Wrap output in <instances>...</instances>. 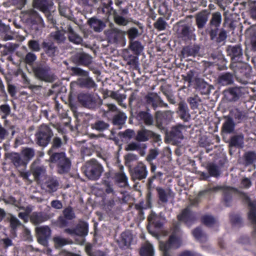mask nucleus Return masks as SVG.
I'll list each match as a JSON object with an SVG mask.
<instances>
[{
    "instance_id": "51",
    "label": "nucleus",
    "mask_w": 256,
    "mask_h": 256,
    "mask_svg": "<svg viewBox=\"0 0 256 256\" xmlns=\"http://www.w3.org/2000/svg\"><path fill=\"white\" fill-rule=\"evenodd\" d=\"M138 117L140 120L144 121L145 124L147 126L152 125L154 120L152 115L146 112L141 111L138 114Z\"/></svg>"
},
{
    "instance_id": "16",
    "label": "nucleus",
    "mask_w": 256,
    "mask_h": 256,
    "mask_svg": "<svg viewBox=\"0 0 256 256\" xmlns=\"http://www.w3.org/2000/svg\"><path fill=\"white\" fill-rule=\"evenodd\" d=\"M234 71L238 78L240 80L249 78L251 76V67L242 62L234 64V66H230Z\"/></svg>"
},
{
    "instance_id": "57",
    "label": "nucleus",
    "mask_w": 256,
    "mask_h": 256,
    "mask_svg": "<svg viewBox=\"0 0 256 256\" xmlns=\"http://www.w3.org/2000/svg\"><path fill=\"white\" fill-rule=\"evenodd\" d=\"M187 101L189 103L192 110L198 108L200 103L202 102L200 98L197 95L188 98Z\"/></svg>"
},
{
    "instance_id": "32",
    "label": "nucleus",
    "mask_w": 256,
    "mask_h": 256,
    "mask_svg": "<svg viewBox=\"0 0 256 256\" xmlns=\"http://www.w3.org/2000/svg\"><path fill=\"white\" fill-rule=\"evenodd\" d=\"M33 6L43 12L45 14H50V2L49 0H34Z\"/></svg>"
},
{
    "instance_id": "40",
    "label": "nucleus",
    "mask_w": 256,
    "mask_h": 256,
    "mask_svg": "<svg viewBox=\"0 0 256 256\" xmlns=\"http://www.w3.org/2000/svg\"><path fill=\"white\" fill-rule=\"evenodd\" d=\"M92 129L98 132H103L108 129L110 124L102 120H96L90 124Z\"/></svg>"
},
{
    "instance_id": "23",
    "label": "nucleus",
    "mask_w": 256,
    "mask_h": 256,
    "mask_svg": "<svg viewBox=\"0 0 256 256\" xmlns=\"http://www.w3.org/2000/svg\"><path fill=\"white\" fill-rule=\"evenodd\" d=\"M158 200L162 204H166L170 198H173L174 194L170 188H164L161 186L156 188Z\"/></svg>"
},
{
    "instance_id": "17",
    "label": "nucleus",
    "mask_w": 256,
    "mask_h": 256,
    "mask_svg": "<svg viewBox=\"0 0 256 256\" xmlns=\"http://www.w3.org/2000/svg\"><path fill=\"white\" fill-rule=\"evenodd\" d=\"M244 88L242 86L230 87L224 92L225 96L230 102L238 101L244 94Z\"/></svg>"
},
{
    "instance_id": "48",
    "label": "nucleus",
    "mask_w": 256,
    "mask_h": 256,
    "mask_svg": "<svg viewBox=\"0 0 256 256\" xmlns=\"http://www.w3.org/2000/svg\"><path fill=\"white\" fill-rule=\"evenodd\" d=\"M126 119V116L124 114L120 112L113 116L112 122L114 126H118V128H122V126L125 123Z\"/></svg>"
},
{
    "instance_id": "26",
    "label": "nucleus",
    "mask_w": 256,
    "mask_h": 256,
    "mask_svg": "<svg viewBox=\"0 0 256 256\" xmlns=\"http://www.w3.org/2000/svg\"><path fill=\"white\" fill-rule=\"evenodd\" d=\"M126 32L116 28H113L108 31V36L114 43L122 42Z\"/></svg>"
},
{
    "instance_id": "3",
    "label": "nucleus",
    "mask_w": 256,
    "mask_h": 256,
    "mask_svg": "<svg viewBox=\"0 0 256 256\" xmlns=\"http://www.w3.org/2000/svg\"><path fill=\"white\" fill-rule=\"evenodd\" d=\"M71 71L73 75L80 76L77 80V84L82 88L88 90L95 89L97 84L93 78L89 76V72L78 67H72Z\"/></svg>"
},
{
    "instance_id": "33",
    "label": "nucleus",
    "mask_w": 256,
    "mask_h": 256,
    "mask_svg": "<svg viewBox=\"0 0 256 256\" xmlns=\"http://www.w3.org/2000/svg\"><path fill=\"white\" fill-rule=\"evenodd\" d=\"M226 120L222 124L221 132L222 134H230L234 132L236 123L230 116L225 117Z\"/></svg>"
},
{
    "instance_id": "50",
    "label": "nucleus",
    "mask_w": 256,
    "mask_h": 256,
    "mask_svg": "<svg viewBox=\"0 0 256 256\" xmlns=\"http://www.w3.org/2000/svg\"><path fill=\"white\" fill-rule=\"evenodd\" d=\"M62 145V142L61 138L58 136L54 137L52 142V146L48 152V154L50 156V155L55 153L54 151L60 148Z\"/></svg>"
},
{
    "instance_id": "47",
    "label": "nucleus",
    "mask_w": 256,
    "mask_h": 256,
    "mask_svg": "<svg viewBox=\"0 0 256 256\" xmlns=\"http://www.w3.org/2000/svg\"><path fill=\"white\" fill-rule=\"evenodd\" d=\"M116 202L118 204L120 203V201L116 200L115 202L113 199H112L106 202L105 208L106 211L108 214H113L116 212L120 209V208L119 206H116Z\"/></svg>"
},
{
    "instance_id": "12",
    "label": "nucleus",
    "mask_w": 256,
    "mask_h": 256,
    "mask_svg": "<svg viewBox=\"0 0 256 256\" xmlns=\"http://www.w3.org/2000/svg\"><path fill=\"white\" fill-rule=\"evenodd\" d=\"M43 52L40 54L42 56L45 54L48 57L54 58L59 53V49L55 42L51 39H45L41 43Z\"/></svg>"
},
{
    "instance_id": "63",
    "label": "nucleus",
    "mask_w": 256,
    "mask_h": 256,
    "mask_svg": "<svg viewBox=\"0 0 256 256\" xmlns=\"http://www.w3.org/2000/svg\"><path fill=\"white\" fill-rule=\"evenodd\" d=\"M62 214L68 220H72L75 218L74 213L70 206L65 208L63 210Z\"/></svg>"
},
{
    "instance_id": "1",
    "label": "nucleus",
    "mask_w": 256,
    "mask_h": 256,
    "mask_svg": "<svg viewBox=\"0 0 256 256\" xmlns=\"http://www.w3.org/2000/svg\"><path fill=\"white\" fill-rule=\"evenodd\" d=\"M222 192L223 202L224 205L226 207L232 206L234 194H238L242 195L244 200L248 203V206L250 207V210L248 214V218L254 224L252 236L256 240V202L251 201L250 197L246 194L240 192L236 188L224 186Z\"/></svg>"
},
{
    "instance_id": "29",
    "label": "nucleus",
    "mask_w": 256,
    "mask_h": 256,
    "mask_svg": "<svg viewBox=\"0 0 256 256\" xmlns=\"http://www.w3.org/2000/svg\"><path fill=\"white\" fill-rule=\"evenodd\" d=\"M200 46L198 44H194L184 46L182 50V54L184 57H195L198 55Z\"/></svg>"
},
{
    "instance_id": "64",
    "label": "nucleus",
    "mask_w": 256,
    "mask_h": 256,
    "mask_svg": "<svg viewBox=\"0 0 256 256\" xmlns=\"http://www.w3.org/2000/svg\"><path fill=\"white\" fill-rule=\"evenodd\" d=\"M250 42L252 50L256 51V29L255 28L251 30Z\"/></svg>"
},
{
    "instance_id": "58",
    "label": "nucleus",
    "mask_w": 256,
    "mask_h": 256,
    "mask_svg": "<svg viewBox=\"0 0 256 256\" xmlns=\"http://www.w3.org/2000/svg\"><path fill=\"white\" fill-rule=\"evenodd\" d=\"M116 182L122 187H125L128 185V178L124 173H118L116 174Z\"/></svg>"
},
{
    "instance_id": "15",
    "label": "nucleus",
    "mask_w": 256,
    "mask_h": 256,
    "mask_svg": "<svg viewBox=\"0 0 256 256\" xmlns=\"http://www.w3.org/2000/svg\"><path fill=\"white\" fill-rule=\"evenodd\" d=\"M112 2L111 0H108L107 4H104L102 8V12L106 14L108 16L112 14H114V22L116 24L120 26H126L128 24V20L123 16L117 14L116 10H114L112 6Z\"/></svg>"
},
{
    "instance_id": "9",
    "label": "nucleus",
    "mask_w": 256,
    "mask_h": 256,
    "mask_svg": "<svg viewBox=\"0 0 256 256\" xmlns=\"http://www.w3.org/2000/svg\"><path fill=\"white\" fill-rule=\"evenodd\" d=\"M221 22V14L218 12L212 13L208 27L206 30V33L210 36L211 40H214L216 38L218 34Z\"/></svg>"
},
{
    "instance_id": "53",
    "label": "nucleus",
    "mask_w": 256,
    "mask_h": 256,
    "mask_svg": "<svg viewBox=\"0 0 256 256\" xmlns=\"http://www.w3.org/2000/svg\"><path fill=\"white\" fill-rule=\"evenodd\" d=\"M85 251L88 256H107L106 254L100 250H92V246L90 244H86Z\"/></svg>"
},
{
    "instance_id": "14",
    "label": "nucleus",
    "mask_w": 256,
    "mask_h": 256,
    "mask_svg": "<svg viewBox=\"0 0 256 256\" xmlns=\"http://www.w3.org/2000/svg\"><path fill=\"white\" fill-rule=\"evenodd\" d=\"M134 139L138 142H145L150 140L158 142L161 140L160 135L146 128L138 130Z\"/></svg>"
},
{
    "instance_id": "54",
    "label": "nucleus",
    "mask_w": 256,
    "mask_h": 256,
    "mask_svg": "<svg viewBox=\"0 0 256 256\" xmlns=\"http://www.w3.org/2000/svg\"><path fill=\"white\" fill-rule=\"evenodd\" d=\"M125 32L126 34L128 36V42L134 40L136 38L138 37L141 34L139 32L138 29L135 27H132Z\"/></svg>"
},
{
    "instance_id": "10",
    "label": "nucleus",
    "mask_w": 256,
    "mask_h": 256,
    "mask_svg": "<svg viewBox=\"0 0 256 256\" xmlns=\"http://www.w3.org/2000/svg\"><path fill=\"white\" fill-rule=\"evenodd\" d=\"M226 52L227 56L230 58V66H234L235 64L242 62L243 50L240 44L228 46Z\"/></svg>"
},
{
    "instance_id": "30",
    "label": "nucleus",
    "mask_w": 256,
    "mask_h": 256,
    "mask_svg": "<svg viewBox=\"0 0 256 256\" xmlns=\"http://www.w3.org/2000/svg\"><path fill=\"white\" fill-rule=\"evenodd\" d=\"M228 142L230 148H242L244 144V136L242 134L233 135L230 136Z\"/></svg>"
},
{
    "instance_id": "28",
    "label": "nucleus",
    "mask_w": 256,
    "mask_h": 256,
    "mask_svg": "<svg viewBox=\"0 0 256 256\" xmlns=\"http://www.w3.org/2000/svg\"><path fill=\"white\" fill-rule=\"evenodd\" d=\"M230 114L231 118H232L233 120H234L237 124L242 123L246 120L248 117L247 112L238 108L230 110Z\"/></svg>"
},
{
    "instance_id": "59",
    "label": "nucleus",
    "mask_w": 256,
    "mask_h": 256,
    "mask_svg": "<svg viewBox=\"0 0 256 256\" xmlns=\"http://www.w3.org/2000/svg\"><path fill=\"white\" fill-rule=\"evenodd\" d=\"M138 158L136 154H128L124 156L125 166L128 168V170L132 167V162L136 161Z\"/></svg>"
},
{
    "instance_id": "43",
    "label": "nucleus",
    "mask_w": 256,
    "mask_h": 256,
    "mask_svg": "<svg viewBox=\"0 0 256 256\" xmlns=\"http://www.w3.org/2000/svg\"><path fill=\"white\" fill-rule=\"evenodd\" d=\"M75 228L76 236H86L88 232V224L87 222L83 221L78 224Z\"/></svg>"
},
{
    "instance_id": "56",
    "label": "nucleus",
    "mask_w": 256,
    "mask_h": 256,
    "mask_svg": "<svg viewBox=\"0 0 256 256\" xmlns=\"http://www.w3.org/2000/svg\"><path fill=\"white\" fill-rule=\"evenodd\" d=\"M28 46L32 52H39L41 50V44L36 40H30L28 42Z\"/></svg>"
},
{
    "instance_id": "46",
    "label": "nucleus",
    "mask_w": 256,
    "mask_h": 256,
    "mask_svg": "<svg viewBox=\"0 0 256 256\" xmlns=\"http://www.w3.org/2000/svg\"><path fill=\"white\" fill-rule=\"evenodd\" d=\"M67 31L68 32V37L70 42L76 44H80L82 42V38L74 30L72 27L69 26L68 27Z\"/></svg>"
},
{
    "instance_id": "11",
    "label": "nucleus",
    "mask_w": 256,
    "mask_h": 256,
    "mask_svg": "<svg viewBox=\"0 0 256 256\" xmlns=\"http://www.w3.org/2000/svg\"><path fill=\"white\" fill-rule=\"evenodd\" d=\"M128 170L133 182L145 179L148 174L146 166L142 162H138L136 165L130 168Z\"/></svg>"
},
{
    "instance_id": "38",
    "label": "nucleus",
    "mask_w": 256,
    "mask_h": 256,
    "mask_svg": "<svg viewBox=\"0 0 256 256\" xmlns=\"http://www.w3.org/2000/svg\"><path fill=\"white\" fill-rule=\"evenodd\" d=\"M144 99L146 105L156 110L158 108V96L155 92H150L146 94Z\"/></svg>"
},
{
    "instance_id": "22",
    "label": "nucleus",
    "mask_w": 256,
    "mask_h": 256,
    "mask_svg": "<svg viewBox=\"0 0 256 256\" xmlns=\"http://www.w3.org/2000/svg\"><path fill=\"white\" fill-rule=\"evenodd\" d=\"M5 157L9 160L16 168L17 169L22 168H25L27 164V162L22 158L21 156L16 152L6 153Z\"/></svg>"
},
{
    "instance_id": "44",
    "label": "nucleus",
    "mask_w": 256,
    "mask_h": 256,
    "mask_svg": "<svg viewBox=\"0 0 256 256\" xmlns=\"http://www.w3.org/2000/svg\"><path fill=\"white\" fill-rule=\"evenodd\" d=\"M128 43V48L134 54L138 56L142 52L144 46L140 41L134 40Z\"/></svg>"
},
{
    "instance_id": "49",
    "label": "nucleus",
    "mask_w": 256,
    "mask_h": 256,
    "mask_svg": "<svg viewBox=\"0 0 256 256\" xmlns=\"http://www.w3.org/2000/svg\"><path fill=\"white\" fill-rule=\"evenodd\" d=\"M244 160L246 166H250L256 162V152L254 151H248L244 156Z\"/></svg>"
},
{
    "instance_id": "24",
    "label": "nucleus",
    "mask_w": 256,
    "mask_h": 256,
    "mask_svg": "<svg viewBox=\"0 0 256 256\" xmlns=\"http://www.w3.org/2000/svg\"><path fill=\"white\" fill-rule=\"evenodd\" d=\"M166 138L173 144L180 142L184 138L181 128L180 126L172 127L170 132L167 133Z\"/></svg>"
},
{
    "instance_id": "2",
    "label": "nucleus",
    "mask_w": 256,
    "mask_h": 256,
    "mask_svg": "<svg viewBox=\"0 0 256 256\" xmlns=\"http://www.w3.org/2000/svg\"><path fill=\"white\" fill-rule=\"evenodd\" d=\"M32 70L35 78L40 81L51 82L54 80L51 68L46 61L36 62L32 66Z\"/></svg>"
},
{
    "instance_id": "45",
    "label": "nucleus",
    "mask_w": 256,
    "mask_h": 256,
    "mask_svg": "<svg viewBox=\"0 0 256 256\" xmlns=\"http://www.w3.org/2000/svg\"><path fill=\"white\" fill-rule=\"evenodd\" d=\"M148 220L150 224L153 225L156 228H161L163 226V222L153 212H152L148 216Z\"/></svg>"
},
{
    "instance_id": "42",
    "label": "nucleus",
    "mask_w": 256,
    "mask_h": 256,
    "mask_svg": "<svg viewBox=\"0 0 256 256\" xmlns=\"http://www.w3.org/2000/svg\"><path fill=\"white\" fill-rule=\"evenodd\" d=\"M206 169L211 177L218 178L221 174L220 167L214 162L208 163Z\"/></svg>"
},
{
    "instance_id": "61",
    "label": "nucleus",
    "mask_w": 256,
    "mask_h": 256,
    "mask_svg": "<svg viewBox=\"0 0 256 256\" xmlns=\"http://www.w3.org/2000/svg\"><path fill=\"white\" fill-rule=\"evenodd\" d=\"M202 222L206 226H212L216 222L214 216L210 215H204L202 217Z\"/></svg>"
},
{
    "instance_id": "36",
    "label": "nucleus",
    "mask_w": 256,
    "mask_h": 256,
    "mask_svg": "<svg viewBox=\"0 0 256 256\" xmlns=\"http://www.w3.org/2000/svg\"><path fill=\"white\" fill-rule=\"evenodd\" d=\"M178 115L180 118L184 122H188L190 118L189 109L187 104L184 102H180L178 106Z\"/></svg>"
},
{
    "instance_id": "52",
    "label": "nucleus",
    "mask_w": 256,
    "mask_h": 256,
    "mask_svg": "<svg viewBox=\"0 0 256 256\" xmlns=\"http://www.w3.org/2000/svg\"><path fill=\"white\" fill-rule=\"evenodd\" d=\"M140 256H154V250L152 246L148 244L142 246L140 250Z\"/></svg>"
},
{
    "instance_id": "20",
    "label": "nucleus",
    "mask_w": 256,
    "mask_h": 256,
    "mask_svg": "<svg viewBox=\"0 0 256 256\" xmlns=\"http://www.w3.org/2000/svg\"><path fill=\"white\" fill-rule=\"evenodd\" d=\"M38 242L39 244L46 246L50 236L51 230L48 226H43L37 228L36 230Z\"/></svg>"
},
{
    "instance_id": "31",
    "label": "nucleus",
    "mask_w": 256,
    "mask_h": 256,
    "mask_svg": "<svg viewBox=\"0 0 256 256\" xmlns=\"http://www.w3.org/2000/svg\"><path fill=\"white\" fill-rule=\"evenodd\" d=\"M50 218L48 214L43 212H33L30 216V222L35 225L39 224Z\"/></svg>"
},
{
    "instance_id": "62",
    "label": "nucleus",
    "mask_w": 256,
    "mask_h": 256,
    "mask_svg": "<svg viewBox=\"0 0 256 256\" xmlns=\"http://www.w3.org/2000/svg\"><path fill=\"white\" fill-rule=\"evenodd\" d=\"M166 22L164 20L163 18L160 17L158 18L157 20L154 24V26L155 28L159 31L164 30L166 28Z\"/></svg>"
},
{
    "instance_id": "21",
    "label": "nucleus",
    "mask_w": 256,
    "mask_h": 256,
    "mask_svg": "<svg viewBox=\"0 0 256 256\" xmlns=\"http://www.w3.org/2000/svg\"><path fill=\"white\" fill-rule=\"evenodd\" d=\"M59 182L56 177L48 176L41 184L42 188L48 194L56 192L58 188Z\"/></svg>"
},
{
    "instance_id": "27",
    "label": "nucleus",
    "mask_w": 256,
    "mask_h": 256,
    "mask_svg": "<svg viewBox=\"0 0 256 256\" xmlns=\"http://www.w3.org/2000/svg\"><path fill=\"white\" fill-rule=\"evenodd\" d=\"M30 171L36 181L42 180L46 176V170L43 166H38L32 164L31 166Z\"/></svg>"
},
{
    "instance_id": "41",
    "label": "nucleus",
    "mask_w": 256,
    "mask_h": 256,
    "mask_svg": "<svg viewBox=\"0 0 256 256\" xmlns=\"http://www.w3.org/2000/svg\"><path fill=\"white\" fill-rule=\"evenodd\" d=\"M208 14L205 12L198 14L196 16V22L198 29H202L206 26L208 20Z\"/></svg>"
},
{
    "instance_id": "39",
    "label": "nucleus",
    "mask_w": 256,
    "mask_h": 256,
    "mask_svg": "<svg viewBox=\"0 0 256 256\" xmlns=\"http://www.w3.org/2000/svg\"><path fill=\"white\" fill-rule=\"evenodd\" d=\"M218 84L220 86H227L231 84L234 82L233 74L230 72H224L218 76Z\"/></svg>"
},
{
    "instance_id": "5",
    "label": "nucleus",
    "mask_w": 256,
    "mask_h": 256,
    "mask_svg": "<svg viewBox=\"0 0 256 256\" xmlns=\"http://www.w3.org/2000/svg\"><path fill=\"white\" fill-rule=\"evenodd\" d=\"M196 30L191 22L180 21L177 23L176 34L177 38L186 42L195 38Z\"/></svg>"
},
{
    "instance_id": "55",
    "label": "nucleus",
    "mask_w": 256,
    "mask_h": 256,
    "mask_svg": "<svg viewBox=\"0 0 256 256\" xmlns=\"http://www.w3.org/2000/svg\"><path fill=\"white\" fill-rule=\"evenodd\" d=\"M36 59V55L34 52H30L26 53L23 60L24 63L32 67L34 65V63Z\"/></svg>"
},
{
    "instance_id": "4",
    "label": "nucleus",
    "mask_w": 256,
    "mask_h": 256,
    "mask_svg": "<svg viewBox=\"0 0 256 256\" xmlns=\"http://www.w3.org/2000/svg\"><path fill=\"white\" fill-rule=\"evenodd\" d=\"M50 162L56 164L57 172L59 174H67L70 170L71 161L64 152L52 154L50 157Z\"/></svg>"
},
{
    "instance_id": "19",
    "label": "nucleus",
    "mask_w": 256,
    "mask_h": 256,
    "mask_svg": "<svg viewBox=\"0 0 256 256\" xmlns=\"http://www.w3.org/2000/svg\"><path fill=\"white\" fill-rule=\"evenodd\" d=\"M156 122L158 128L164 129L170 121L172 116L169 111H158L156 112Z\"/></svg>"
},
{
    "instance_id": "13",
    "label": "nucleus",
    "mask_w": 256,
    "mask_h": 256,
    "mask_svg": "<svg viewBox=\"0 0 256 256\" xmlns=\"http://www.w3.org/2000/svg\"><path fill=\"white\" fill-rule=\"evenodd\" d=\"M27 14L29 18L28 20L31 24L32 30H34L36 32H38L42 30L44 26V22L38 13L33 9L28 10Z\"/></svg>"
},
{
    "instance_id": "37",
    "label": "nucleus",
    "mask_w": 256,
    "mask_h": 256,
    "mask_svg": "<svg viewBox=\"0 0 256 256\" xmlns=\"http://www.w3.org/2000/svg\"><path fill=\"white\" fill-rule=\"evenodd\" d=\"M160 246L165 248H168L171 249L172 248H178L180 246V241L178 236L170 235L168 240L166 242H161Z\"/></svg>"
},
{
    "instance_id": "35",
    "label": "nucleus",
    "mask_w": 256,
    "mask_h": 256,
    "mask_svg": "<svg viewBox=\"0 0 256 256\" xmlns=\"http://www.w3.org/2000/svg\"><path fill=\"white\" fill-rule=\"evenodd\" d=\"M132 240V234L128 231H125L121 234L118 244L121 248H128L131 244Z\"/></svg>"
},
{
    "instance_id": "25",
    "label": "nucleus",
    "mask_w": 256,
    "mask_h": 256,
    "mask_svg": "<svg viewBox=\"0 0 256 256\" xmlns=\"http://www.w3.org/2000/svg\"><path fill=\"white\" fill-rule=\"evenodd\" d=\"M74 62L77 65L87 66L92 62V57L84 52H79L73 58Z\"/></svg>"
},
{
    "instance_id": "34",
    "label": "nucleus",
    "mask_w": 256,
    "mask_h": 256,
    "mask_svg": "<svg viewBox=\"0 0 256 256\" xmlns=\"http://www.w3.org/2000/svg\"><path fill=\"white\" fill-rule=\"evenodd\" d=\"M88 22L90 26L96 32H102L106 26V23L104 21L96 17L90 18Z\"/></svg>"
},
{
    "instance_id": "6",
    "label": "nucleus",
    "mask_w": 256,
    "mask_h": 256,
    "mask_svg": "<svg viewBox=\"0 0 256 256\" xmlns=\"http://www.w3.org/2000/svg\"><path fill=\"white\" fill-rule=\"evenodd\" d=\"M34 136L36 144L41 147L45 148L51 142L54 132L49 126L43 124L38 126Z\"/></svg>"
},
{
    "instance_id": "7",
    "label": "nucleus",
    "mask_w": 256,
    "mask_h": 256,
    "mask_svg": "<svg viewBox=\"0 0 256 256\" xmlns=\"http://www.w3.org/2000/svg\"><path fill=\"white\" fill-rule=\"evenodd\" d=\"M103 171L102 165L96 160L92 158L86 162L84 172L88 179L96 180L100 178Z\"/></svg>"
},
{
    "instance_id": "60",
    "label": "nucleus",
    "mask_w": 256,
    "mask_h": 256,
    "mask_svg": "<svg viewBox=\"0 0 256 256\" xmlns=\"http://www.w3.org/2000/svg\"><path fill=\"white\" fill-rule=\"evenodd\" d=\"M50 36L58 44H60L64 42L65 40V37L64 34L60 30H56L54 32H52L50 34Z\"/></svg>"
},
{
    "instance_id": "8",
    "label": "nucleus",
    "mask_w": 256,
    "mask_h": 256,
    "mask_svg": "<svg viewBox=\"0 0 256 256\" xmlns=\"http://www.w3.org/2000/svg\"><path fill=\"white\" fill-rule=\"evenodd\" d=\"M78 100L82 106L89 109L98 108L102 104V100L98 96L90 93L79 94Z\"/></svg>"
},
{
    "instance_id": "18",
    "label": "nucleus",
    "mask_w": 256,
    "mask_h": 256,
    "mask_svg": "<svg viewBox=\"0 0 256 256\" xmlns=\"http://www.w3.org/2000/svg\"><path fill=\"white\" fill-rule=\"evenodd\" d=\"M179 222H182L187 225L192 224L196 220V213L192 212L189 206L183 209L181 212L177 216Z\"/></svg>"
}]
</instances>
